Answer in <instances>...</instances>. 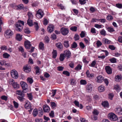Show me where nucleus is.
I'll return each mask as SVG.
<instances>
[{
    "label": "nucleus",
    "instance_id": "f257e3e1",
    "mask_svg": "<svg viewBox=\"0 0 122 122\" xmlns=\"http://www.w3.org/2000/svg\"><path fill=\"white\" fill-rule=\"evenodd\" d=\"M108 118L112 121H116L118 119L117 116L114 113L111 112L108 114Z\"/></svg>",
    "mask_w": 122,
    "mask_h": 122
},
{
    "label": "nucleus",
    "instance_id": "f03ea898",
    "mask_svg": "<svg viewBox=\"0 0 122 122\" xmlns=\"http://www.w3.org/2000/svg\"><path fill=\"white\" fill-rule=\"evenodd\" d=\"M5 36L7 38H10L13 35V32L10 30H7L5 32Z\"/></svg>",
    "mask_w": 122,
    "mask_h": 122
},
{
    "label": "nucleus",
    "instance_id": "7ed1b4c3",
    "mask_svg": "<svg viewBox=\"0 0 122 122\" xmlns=\"http://www.w3.org/2000/svg\"><path fill=\"white\" fill-rule=\"evenodd\" d=\"M43 15V13L41 10L39 9L37 11L36 16L38 18L40 19L41 18Z\"/></svg>",
    "mask_w": 122,
    "mask_h": 122
},
{
    "label": "nucleus",
    "instance_id": "20e7f679",
    "mask_svg": "<svg viewBox=\"0 0 122 122\" xmlns=\"http://www.w3.org/2000/svg\"><path fill=\"white\" fill-rule=\"evenodd\" d=\"M61 34L64 36H66L69 33V29L67 28L64 27L61 28L60 30Z\"/></svg>",
    "mask_w": 122,
    "mask_h": 122
},
{
    "label": "nucleus",
    "instance_id": "39448f33",
    "mask_svg": "<svg viewBox=\"0 0 122 122\" xmlns=\"http://www.w3.org/2000/svg\"><path fill=\"white\" fill-rule=\"evenodd\" d=\"M103 77L102 75H99L97 76L95 79L96 81L98 83H101L103 81Z\"/></svg>",
    "mask_w": 122,
    "mask_h": 122
},
{
    "label": "nucleus",
    "instance_id": "423d86ee",
    "mask_svg": "<svg viewBox=\"0 0 122 122\" xmlns=\"http://www.w3.org/2000/svg\"><path fill=\"white\" fill-rule=\"evenodd\" d=\"M15 29L19 31H21L23 29V26L19 23H17L15 25Z\"/></svg>",
    "mask_w": 122,
    "mask_h": 122
},
{
    "label": "nucleus",
    "instance_id": "0eeeda50",
    "mask_svg": "<svg viewBox=\"0 0 122 122\" xmlns=\"http://www.w3.org/2000/svg\"><path fill=\"white\" fill-rule=\"evenodd\" d=\"M10 73L12 77L15 78H17L18 77V73L15 70H12Z\"/></svg>",
    "mask_w": 122,
    "mask_h": 122
},
{
    "label": "nucleus",
    "instance_id": "6e6552de",
    "mask_svg": "<svg viewBox=\"0 0 122 122\" xmlns=\"http://www.w3.org/2000/svg\"><path fill=\"white\" fill-rule=\"evenodd\" d=\"M20 84L21 86L23 89V91L27 89L28 88V86L27 84L25 82L22 81L20 82Z\"/></svg>",
    "mask_w": 122,
    "mask_h": 122
},
{
    "label": "nucleus",
    "instance_id": "1a4fd4ad",
    "mask_svg": "<svg viewBox=\"0 0 122 122\" xmlns=\"http://www.w3.org/2000/svg\"><path fill=\"white\" fill-rule=\"evenodd\" d=\"M105 69L106 72L108 74H110L112 73V69L109 66H106Z\"/></svg>",
    "mask_w": 122,
    "mask_h": 122
},
{
    "label": "nucleus",
    "instance_id": "9d476101",
    "mask_svg": "<svg viewBox=\"0 0 122 122\" xmlns=\"http://www.w3.org/2000/svg\"><path fill=\"white\" fill-rule=\"evenodd\" d=\"M63 54L67 59L71 57V53L69 50H66L65 51L64 53Z\"/></svg>",
    "mask_w": 122,
    "mask_h": 122
},
{
    "label": "nucleus",
    "instance_id": "9b49d317",
    "mask_svg": "<svg viewBox=\"0 0 122 122\" xmlns=\"http://www.w3.org/2000/svg\"><path fill=\"white\" fill-rule=\"evenodd\" d=\"M115 110L116 113L118 115H121L122 114V108L121 107H117Z\"/></svg>",
    "mask_w": 122,
    "mask_h": 122
},
{
    "label": "nucleus",
    "instance_id": "f8f14e48",
    "mask_svg": "<svg viewBox=\"0 0 122 122\" xmlns=\"http://www.w3.org/2000/svg\"><path fill=\"white\" fill-rule=\"evenodd\" d=\"M4 65L5 67H9L10 66V64L9 63H6V61L4 60L0 61V66Z\"/></svg>",
    "mask_w": 122,
    "mask_h": 122
},
{
    "label": "nucleus",
    "instance_id": "ddd939ff",
    "mask_svg": "<svg viewBox=\"0 0 122 122\" xmlns=\"http://www.w3.org/2000/svg\"><path fill=\"white\" fill-rule=\"evenodd\" d=\"M86 74L87 77L90 78H92L94 77V74L93 73L90 74L89 70H87L86 71Z\"/></svg>",
    "mask_w": 122,
    "mask_h": 122
},
{
    "label": "nucleus",
    "instance_id": "4468645a",
    "mask_svg": "<svg viewBox=\"0 0 122 122\" xmlns=\"http://www.w3.org/2000/svg\"><path fill=\"white\" fill-rule=\"evenodd\" d=\"M24 45L25 48L27 49H29L31 46L30 42L28 41H25V42Z\"/></svg>",
    "mask_w": 122,
    "mask_h": 122
},
{
    "label": "nucleus",
    "instance_id": "2eb2a0df",
    "mask_svg": "<svg viewBox=\"0 0 122 122\" xmlns=\"http://www.w3.org/2000/svg\"><path fill=\"white\" fill-rule=\"evenodd\" d=\"M43 108L44 111L45 112H48L50 110L49 107L47 105H44Z\"/></svg>",
    "mask_w": 122,
    "mask_h": 122
},
{
    "label": "nucleus",
    "instance_id": "dca6fc26",
    "mask_svg": "<svg viewBox=\"0 0 122 122\" xmlns=\"http://www.w3.org/2000/svg\"><path fill=\"white\" fill-rule=\"evenodd\" d=\"M24 71L26 72H29L31 70V67L30 66H26L23 67Z\"/></svg>",
    "mask_w": 122,
    "mask_h": 122
},
{
    "label": "nucleus",
    "instance_id": "f3484780",
    "mask_svg": "<svg viewBox=\"0 0 122 122\" xmlns=\"http://www.w3.org/2000/svg\"><path fill=\"white\" fill-rule=\"evenodd\" d=\"M74 103L75 104V106L78 107H79L80 109H82L83 108V106L81 104H79V102L75 100L74 101Z\"/></svg>",
    "mask_w": 122,
    "mask_h": 122
},
{
    "label": "nucleus",
    "instance_id": "a211bd4d",
    "mask_svg": "<svg viewBox=\"0 0 122 122\" xmlns=\"http://www.w3.org/2000/svg\"><path fill=\"white\" fill-rule=\"evenodd\" d=\"M98 90L100 92H103L105 89V87L103 85H101L98 87Z\"/></svg>",
    "mask_w": 122,
    "mask_h": 122
},
{
    "label": "nucleus",
    "instance_id": "6ab92c4d",
    "mask_svg": "<svg viewBox=\"0 0 122 122\" xmlns=\"http://www.w3.org/2000/svg\"><path fill=\"white\" fill-rule=\"evenodd\" d=\"M24 92L23 91L20 90H17L16 91V93L18 95H20L21 96H25V95L23 93Z\"/></svg>",
    "mask_w": 122,
    "mask_h": 122
},
{
    "label": "nucleus",
    "instance_id": "aec40b11",
    "mask_svg": "<svg viewBox=\"0 0 122 122\" xmlns=\"http://www.w3.org/2000/svg\"><path fill=\"white\" fill-rule=\"evenodd\" d=\"M56 46L57 48L60 50H62V45L61 42H59L56 43Z\"/></svg>",
    "mask_w": 122,
    "mask_h": 122
},
{
    "label": "nucleus",
    "instance_id": "412c9836",
    "mask_svg": "<svg viewBox=\"0 0 122 122\" xmlns=\"http://www.w3.org/2000/svg\"><path fill=\"white\" fill-rule=\"evenodd\" d=\"M44 44L42 42H40L39 45V49L42 50H43L44 49Z\"/></svg>",
    "mask_w": 122,
    "mask_h": 122
},
{
    "label": "nucleus",
    "instance_id": "4be33fe9",
    "mask_svg": "<svg viewBox=\"0 0 122 122\" xmlns=\"http://www.w3.org/2000/svg\"><path fill=\"white\" fill-rule=\"evenodd\" d=\"M15 9L17 10H21L24 8L23 5L22 4L19 5L15 6Z\"/></svg>",
    "mask_w": 122,
    "mask_h": 122
},
{
    "label": "nucleus",
    "instance_id": "5701e85b",
    "mask_svg": "<svg viewBox=\"0 0 122 122\" xmlns=\"http://www.w3.org/2000/svg\"><path fill=\"white\" fill-rule=\"evenodd\" d=\"M12 82H13L12 84V86L14 88L16 89H18L20 87L19 85L17 84L16 82H14L13 81H12Z\"/></svg>",
    "mask_w": 122,
    "mask_h": 122
},
{
    "label": "nucleus",
    "instance_id": "b1692460",
    "mask_svg": "<svg viewBox=\"0 0 122 122\" xmlns=\"http://www.w3.org/2000/svg\"><path fill=\"white\" fill-rule=\"evenodd\" d=\"M24 107L28 109L30 108L31 104L29 102H26L24 105Z\"/></svg>",
    "mask_w": 122,
    "mask_h": 122
},
{
    "label": "nucleus",
    "instance_id": "393cba45",
    "mask_svg": "<svg viewBox=\"0 0 122 122\" xmlns=\"http://www.w3.org/2000/svg\"><path fill=\"white\" fill-rule=\"evenodd\" d=\"M102 105L105 107H109V104L108 102L106 101L103 102L102 103Z\"/></svg>",
    "mask_w": 122,
    "mask_h": 122
},
{
    "label": "nucleus",
    "instance_id": "a878e982",
    "mask_svg": "<svg viewBox=\"0 0 122 122\" xmlns=\"http://www.w3.org/2000/svg\"><path fill=\"white\" fill-rule=\"evenodd\" d=\"M92 85L91 84H88L86 86V89L89 91H91L92 89Z\"/></svg>",
    "mask_w": 122,
    "mask_h": 122
},
{
    "label": "nucleus",
    "instance_id": "bb28decb",
    "mask_svg": "<svg viewBox=\"0 0 122 122\" xmlns=\"http://www.w3.org/2000/svg\"><path fill=\"white\" fill-rule=\"evenodd\" d=\"M122 77L121 76L117 75L115 76V80L117 82L120 81L122 79Z\"/></svg>",
    "mask_w": 122,
    "mask_h": 122
},
{
    "label": "nucleus",
    "instance_id": "cd10ccee",
    "mask_svg": "<svg viewBox=\"0 0 122 122\" xmlns=\"http://www.w3.org/2000/svg\"><path fill=\"white\" fill-rule=\"evenodd\" d=\"M114 89H115L116 91L118 92L120 91V90L121 89L119 86L118 84H117L114 86Z\"/></svg>",
    "mask_w": 122,
    "mask_h": 122
},
{
    "label": "nucleus",
    "instance_id": "c85d7f7f",
    "mask_svg": "<svg viewBox=\"0 0 122 122\" xmlns=\"http://www.w3.org/2000/svg\"><path fill=\"white\" fill-rule=\"evenodd\" d=\"M54 27L53 26H52L50 27H48L47 28L48 31L50 33H51L52 32L53 30Z\"/></svg>",
    "mask_w": 122,
    "mask_h": 122
},
{
    "label": "nucleus",
    "instance_id": "c756f323",
    "mask_svg": "<svg viewBox=\"0 0 122 122\" xmlns=\"http://www.w3.org/2000/svg\"><path fill=\"white\" fill-rule=\"evenodd\" d=\"M28 24L30 26H31L33 25V21L32 19H28L27 21Z\"/></svg>",
    "mask_w": 122,
    "mask_h": 122
},
{
    "label": "nucleus",
    "instance_id": "7c9ffc66",
    "mask_svg": "<svg viewBox=\"0 0 122 122\" xmlns=\"http://www.w3.org/2000/svg\"><path fill=\"white\" fill-rule=\"evenodd\" d=\"M16 38L17 40L18 41H20L22 39V36H20L19 34H17Z\"/></svg>",
    "mask_w": 122,
    "mask_h": 122
},
{
    "label": "nucleus",
    "instance_id": "2f4dec72",
    "mask_svg": "<svg viewBox=\"0 0 122 122\" xmlns=\"http://www.w3.org/2000/svg\"><path fill=\"white\" fill-rule=\"evenodd\" d=\"M107 31L110 32H113L115 31L113 28L112 26L109 27L107 28Z\"/></svg>",
    "mask_w": 122,
    "mask_h": 122
},
{
    "label": "nucleus",
    "instance_id": "473e14b6",
    "mask_svg": "<svg viewBox=\"0 0 122 122\" xmlns=\"http://www.w3.org/2000/svg\"><path fill=\"white\" fill-rule=\"evenodd\" d=\"M111 41L108 39L106 38H104L103 40V42L104 43L109 44H110Z\"/></svg>",
    "mask_w": 122,
    "mask_h": 122
},
{
    "label": "nucleus",
    "instance_id": "72a5a7b5",
    "mask_svg": "<svg viewBox=\"0 0 122 122\" xmlns=\"http://www.w3.org/2000/svg\"><path fill=\"white\" fill-rule=\"evenodd\" d=\"M38 111L37 109H34L33 112L32 114L34 117H36V116L38 114Z\"/></svg>",
    "mask_w": 122,
    "mask_h": 122
},
{
    "label": "nucleus",
    "instance_id": "f704fd0d",
    "mask_svg": "<svg viewBox=\"0 0 122 122\" xmlns=\"http://www.w3.org/2000/svg\"><path fill=\"white\" fill-rule=\"evenodd\" d=\"M63 45L66 48H68L69 46V44L68 41H65L64 42Z\"/></svg>",
    "mask_w": 122,
    "mask_h": 122
},
{
    "label": "nucleus",
    "instance_id": "c9c22d12",
    "mask_svg": "<svg viewBox=\"0 0 122 122\" xmlns=\"http://www.w3.org/2000/svg\"><path fill=\"white\" fill-rule=\"evenodd\" d=\"M66 57L63 54H61L59 58L60 60L62 61L64 60L65 57Z\"/></svg>",
    "mask_w": 122,
    "mask_h": 122
},
{
    "label": "nucleus",
    "instance_id": "e433bc0d",
    "mask_svg": "<svg viewBox=\"0 0 122 122\" xmlns=\"http://www.w3.org/2000/svg\"><path fill=\"white\" fill-rule=\"evenodd\" d=\"M52 54H53V58H55L57 56V54L56 50H53V51L52 52Z\"/></svg>",
    "mask_w": 122,
    "mask_h": 122
},
{
    "label": "nucleus",
    "instance_id": "4c0bfd02",
    "mask_svg": "<svg viewBox=\"0 0 122 122\" xmlns=\"http://www.w3.org/2000/svg\"><path fill=\"white\" fill-rule=\"evenodd\" d=\"M77 44L75 42H74L71 45V48H76L77 47Z\"/></svg>",
    "mask_w": 122,
    "mask_h": 122
},
{
    "label": "nucleus",
    "instance_id": "58836bf2",
    "mask_svg": "<svg viewBox=\"0 0 122 122\" xmlns=\"http://www.w3.org/2000/svg\"><path fill=\"white\" fill-rule=\"evenodd\" d=\"M57 6L59 7L62 10H64L65 9V6H64L63 5L61 4H57Z\"/></svg>",
    "mask_w": 122,
    "mask_h": 122
},
{
    "label": "nucleus",
    "instance_id": "ea45409f",
    "mask_svg": "<svg viewBox=\"0 0 122 122\" xmlns=\"http://www.w3.org/2000/svg\"><path fill=\"white\" fill-rule=\"evenodd\" d=\"M81 67L82 66L80 64H79L76 66L75 69V70L77 71L80 70L81 69Z\"/></svg>",
    "mask_w": 122,
    "mask_h": 122
},
{
    "label": "nucleus",
    "instance_id": "a19ab883",
    "mask_svg": "<svg viewBox=\"0 0 122 122\" xmlns=\"http://www.w3.org/2000/svg\"><path fill=\"white\" fill-rule=\"evenodd\" d=\"M28 17V19H32L33 17L32 13L30 12H29L27 14Z\"/></svg>",
    "mask_w": 122,
    "mask_h": 122
},
{
    "label": "nucleus",
    "instance_id": "79ce46f5",
    "mask_svg": "<svg viewBox=\"0 0 122 122\" xmlns=\"http://www.w3.org/2000/svg\"><path fill=\"white\" fill-rule=\"evenodd\" d=\"M74 38L75 40V41H77L79 40L80 37L77 34H76L75 35Z\"/></svg>",
    "mask_w": 122,
    "mask_h": 122
},
{
    "label": "nucleus",
    "instance_id": "37998d69",
    "mask_svg": "<svg viewBox=\"0 0 122 122\" xmlns=\"http://www.w3.org/2000/svg\"><path fill=\"white\" fill-rule=\"evenodd\" d=\"M27 82L30 84H32L33 82V80L32 78L30 77L27 78Z\"/></svg>",
    "mask_w": 122,
    "mask_h": 122
},
{
    "label": "nucleus",
    "instance_id": "c03bdc74",
    "mask_svg": "<svg viewBox=\"0 0 122 122\" xmlns=\"http://www.w3.org/2000/svg\"><path fill=\"white\" fill-rule=\"evenodd\" d=\"M24 96H18L17 97V98L20 102H23L25 99L24 98Z\"/></svg>",
    "mask_w": 122,
    "mask_h": 122
},
{
    "label": "nucleus",
    "instance_id": "a18cd8bd",
    "mask_svg": "<svg viewBox=\"0 0 122 122\" xmlns=\"http://www.w3.org/2000/svg\"><path fill=\"white\" fill-rule=\"evenodd\" d=\"M117 60L115 58H113L109 59V61L112 63H114L117 62Z\"/></svg>",
    "mask_w": 122,
    "mask_h": 122
},
{
    "label": "nucleus",
    "instance_id": "49530a36",
    "mask_svg": "<svg viewBox=\"0 0 122 122\" xmlns=\"http://www.w3.org/2000/svg\"><path fill=\"white\" fill-rule=\"evenodd\" d=\"M92 113L94 116L95 115H98L99 114V112L97 110L95 109L92 112Z\"/></svg>",
    "mask_w": 122,
    "mask_h": 122
},
{
    "label": "nucleus",
    "instance_id": "de8ad7c7",
    "mask_svg": "<svg viewBox=\"0 0 122 122\" xmlns=\"http://www.w3.org/2000/svg\"><path fill=\"white\" fill-rule=\"evenodd\" d=\"M77 27L76 26H72L71 27L70 29L74 31H76L77 30Z\"/></svg>",
    "mask_w": 122,
    "mask_h": 122
},
{
    "label": "nucleus",
    "instance_id": "09e8293b",
    "mask_svg": "<svg viewBox=\"0 0 122 122\" xmlns=\"http://www.w3.org/2000/svg\"><path fill=\"white\" fill-rule=\"evenodd\" d=\"M34 25L36 28V30H37L39 29V26L38 25V23L37 22H34Z\"/></svg>",
    "mask_w": 122,
    "mask_h": 122
},
{
    "label": "nucleus",
    "instance_id": "8fccbe9b",
    "mask_svg": "<svg viewBox=\"0 0 122 122\" xmlns=\"http://www.w3.org/2000/svg\"><path fill=\"white\" fill-rule=\"evenodd\" d=\"M107 19L109 21L112 20L113 18V17L111 15H109L107 18Z\"/></svg>",
    "mask_w": 122,
    "mask_h": 122
},
{
    "label": "nucleus",
    "instance_id": "3c124183",
    "mask_svg": "<svg viewBox=\"0 0 122 122\" xmlns=\"http://www.w3.org/2000/svg\"><path fill=\"white\" fill-rule=\"evenodd\" d=\"M13 103L15 107L16 108H18L19 106V104L18 103L15 101H13Z\"/></svg>",
    "mask_w": 122,
    "mask_h": 122
},
{
    "label": "nucleus",
    "instance_id": "603ef678",
    "mask_svg": "<svg viewBox=\"0 0 122 122\" xmlns=\"http://www.w3.org/2000/svg\"><path fill=\"white\" fill-rule=\"evenodd\" d=\"M24 32L27 34H29L30 33V31L28 27H26L24 30Z\"/></svg>",
    "mask_w": 122,
    "mask_h": 122
},
{
    "label": "nucleus",
    "instance_id": "864d4df0",
    "mask_svg": "<svg viewBox=\"0 0 122 122\" xmlns=\"http://www.w3.org/2000/svg\"><path fill=\"white\" fill-rule=\"evenodd\" d=\"M45 42L46 43H48L49 41V39L47 36H45L44 39Z\"/></svg>",
    "mask_w": 122,
    "mask_h": 122
},
{
    "label": "nucleus",
    "instance_id": "5fc2aeb1",
    "mask_svg": "<svg viewBox=\"0 0 122 122\" xmlns=\"http://www.w3.org/2000/svg\"><path fill=\"white\" fill-rule=\"evenodd\" d=\"M80 83L81 85H85L87 83L86 80H81L80 81Z\"/></svg>",
    "mask_w": 122,
    "mask_h": 122
},
{
    "label": "nucleus",
    "instance_id": "6e6d98bb",
    "mask_svg": "<svg viewBox=\"0 0 122 122\" xmlns=\"http://www.w3.org/2000/svg\"><path fill=\"white\" fill-rule=\"evenodd\" d=\"M114 96V94L113 93H110L108 94V98L110 100H112Z\"/></svg>",
    "mask_w": 122,
    "mask_h": 122
},
{
    "label": "nucleus",
    "instance_id": "4d7b16f0",
    "mask_svg": "<svg viewBox=\"0 0 122 122\" xmlns=\"http://www.w3.org/2000/svg\"><path fill=\"white\" fill-rule=\"evenodd\" d=\"M96 30L94 28H92L91 29V32L92 34H96Z\"/></svg>",
    "mask_w": 122,
    "mask_h": 122
},
{
    "label": "nucleus",
    "instance_id": "13d9d810",
    "mask_svg": "<svg viewBox=\"0 0 122 122\" xmlns=\"http://www.w3.org/2000/svg\"><path fill=\"white\" fill-rule=\"evenodd\" d=\"M85 34L84 31H82L80 34V35L81 38H83L85 36Z\"/></svg>",
    "mask_w": 122,
    "mask_h": 122
},
{
    "label": "nucleus",
    "instance_id": "bf43d9fd",
    "mask_svg": "<svg viewBox=\"0 0 122 122\" xmlns=\"http://www.w3.org/2000/svg\"><path fill=\"white\" fill-rule=\"evenodd\" d=\"M101 34L102 35L105 36L106 34V32L105 30L102 29L100 32Z\"/></svg>",
    "mask_w": 122,
    "mask_h": 122
},
{
    "label": "nucleus",
    "instance_id": "052dcab7",
    "mask_svg": "<svg viewBox=\"0 0 122 122\" xmlns=\"http://www.w3.org/2000/svg\"><path fill=\"white\" fill-rule=\"evenodd\" d=\"M51 106L53 108H54L56 107V105L54 102H51Z\"/></svg>",
    "mask_w": 122,
    "mask_h": 122
},
{
    "label": "nucleus",
    "instance_id": "680f3d73",
    "mask_svg": "<svg viewBox=\"0 0 122 122\" xmlns=\"http://www.w3.org/2000/svg\"><path fill=\"white\" fill-rule=\"evenodd\" d=\"M62 73L67 76H70V73L67 71H63Z\"/></svg>",
    "mask_w": 122,
    "mask_h": 122
},
{
    "label": "nucleus",
    "instance_id": "e2e57ef3",
    "mask_svg": "<svg viewBox=\"0 0 122 122\" xmlns=\"http://www.w3.org/2000/svg\"><path fill=\"white\" fill-rule=\"evenodd\" d=\"M86 0H79V2L81 5L85 4L86 3Z\"/></svg>",
    "mask_w": 122,
    "mask_h": 122
},
{
    "label": "nucleus",
    "instance_id": "0e129e2a",
    "mask_svg": "<svg viewBox=\"0 0 122 122\" xmlns=\"http://www.w3.org/2000/svg\"><path fill=\"white\" fill-rule=\"evenodd\" d=\"M51 38L52 40H55L56 39V36L54 34H53L51 35Z\"/></svg>",
    "mask_w": 122,
    "mask_h": 122
},
{
    "label": "nucleus",
    "instance_id": "69168bd1",
    "mask_svg": "<svg viewBox=\"0 0 122 122\" xmlns=\"http://www.w3.org/2000/svg\"><path fill=\"white\" fill-rule=\"evenodd\" d=\"M49 115L50 117L53 118L54 116V112L53 111H51V112L49 114Z\"/></svg>",
    "mask_w": 122,
    "mask_h": 122
},
{
    "label": "nucleus",
    "instance_id": "338daca9",
    "mask_svg": "<svg viewBox=\"0 0 122 122\" xmlns=\"http://www.w3.org/2000/svg\"><path fill=\"white\" fill-rule=\"evenodd\" d=\"M96 44L97 46L98 47H99L102 45V43L100 41H98L97 42Z\"/></svg>",
    "mask_w": 122,
    "mask_h": 122
},
{
    "label": "nucleus",
    "instance_id": "774afa93",
    "mask_svg": "<svg viewBox=\"0 0 122 122\" xmlns=\"http://www.w3.org/2000/svg\"><path fill=\"white\" fill-rule=\"evenodd\" d=\"M116 6L117 7L119 8H122V4L119 3L117 4L116 5Z\"/></svg>",
    "mask_w": 122,
    "mask_h": 122
}]
</instances>
